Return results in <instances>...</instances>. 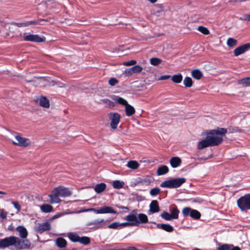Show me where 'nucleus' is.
Listing matches in <instances>:
<instances>
[{"mask_svg":"<svg viewBox=\"0 0 250 250\" xmlns=\"http://www.w3.org/2000/svg\"><path fill=\"white\" fill-rule=\"evenodd\" d=\"M227 132L226 128L219 127L205 132L206 137L198 143L197 148L198 149H202L206 147L219 145L222 142L223 137Z\"/></svg>","mask_w":250,"mask_h":250,"instance_id":"f257e3e1","label":"nucleus"},{"mask_svg":"<svg viewBox=\"0 0 250 250\" xmlns=\"http://www.w3.org/2000/svg\"><path fill=\"white\" fill-rule=\"evenodd\" d=\"M28 242L26 240H19L18 237L11 236L0 239V249L10 248L15 250L27 249Z\"/></svg>","mask_w":250,"mask_h":250,"instance_id":"f03ea898","label":"nucleus"},{"mask_svg":"<svg viewBox=\"0 0 250 250\" xmlns=\"http://www.w3.org/2000/svg\"><path fill=\"white\" fill-rule=\"evenodd\" d=\"M186 182L185 178H177L162 182L160 186L162 188H175L180 187Z\"/></svg>","mask_w":250,"mask_h":250,"instance_id":"7ed1b4c3","label":"nucleus"},{"mask_svg":"<svg viewBox=\"0 0 250 250\" xmlns=\"http://www.w3.org/2000/svg\"><path fill=\"white\" fill-rule=\"evenodd\" d=\"M241 211L250 209V194H247L239 198L237 201Z\"/></svg>","mask_w":250,"mask_h":250,"instance_id":"20e7f679","label":"nucleus"},{"mask_svg":"<svg viewBox=\"0 0 250 250\" xmlns=\"http://www.w3.org/2000/svg\"><path fill=\"white\" fill-rule=\"evenodd\" d=\"M87 211H93L96 214H105V213H112L116 214L117 212L114 210L112 208L108 206H104L99 209H95L94 208H90L83 210H81L77 212V213H80L82 212Z\"/></svg>","mask_w":250,"mask_h":250,"instance_id":"39448f33","label":"nucleus"},{"mask_svg":"<svg viewBox=\"0 0 250 250\" xmlns=\"http://www.w3.org/2000/svg\"><path fill=\"white\" fill-rule=\"evenodd\" d=\"M22 37L24 41L27 42H42L45 41V38L44 36H40L37 34H31L29 33H24Z\"/></svg>","mask_w":250,"mask_h":250,"instance_id":"423d86ee","label":"nucleus"},{"mask_svg":"<svg viewBox=\"0 0 250 250\" xmlns=\"http://www.w3.org/2000/svg\"><path fill=\"white\" fill-rule=\"evenodd\" d=\"M108 118L110 121V125L112 129H115L121 120V115L117 112H110L108 114Z\"/></svg>","mask_w":250,"mask_h":250,"instance_id":"0eeeda50","label":"nucleus"},{"mask_svg":"<svg viewBox=\"0 0 250 250\" xmlns=\"http://www.w3.org/2000/svg\"><path fill=\"white\" fill-rule=\"evenodd\" d=\"M12 143L14 145L21 147H26L31 144L29 139L23 137L20 134L14 137V140H12Z\"/></svg>","mask_w":250,"mask_h":250,"instance_id":"6e6552de","label":"nucleus"},{"mask_svg":"<svg viewBox=\"0 0 250 250\" xmlns=\"http://www.w3.org/2000/svg\"><path fill=\"white\" fill-rule=\"evenodd\" d=\"M16 230L19 233V235L21 238L18 237L19 240H26L28 242V246L27 247V249H29L31 246V243L29 240L27 239V236L28 235V232L27 229L23 226H18L16 228Z\"/></svg>","mask_w":250,"mask_h":250,"instance_id":"1a4fd4ad","label":"nucleus"},{"mask_svg":"<svg viewBox=\"0 0 250 250\" xmlns=\"http://www.w3.org/2000/svg\"><path fill=\"white\" fill-rule=\"evenodd\" d=\"M125 219L127 221V222H124L125 224V227L138 225V217L135 214L132 213L127 215Z\"/></svg>","mask_w":250,"mask_h":250,"instance_id":"9d476101","label":"nucleus"},{"mask_svg":"<svg viewBox=\"0 0 250 250\" xmlns=\"http://www.w3.org/2000/svg\"><path fill=\"white\" fill-rule=\"evenodd\" d=\"M250 49V43L244 44L236 47L233 51L234 55L236 57L241 55Z\"/></svg>","mask_w":250,"mask_h":250,"instance_id":"9b49d317","label":"nucleus"},{"mask_svg":"<svg viewBox=\"0 0 250 250\" xmlns=\"http://www.w3.org/2000/svg\"><path fill=\"white\" fill-rule=\"evenodd\" d=\"M50 228V224L48 222H46L38 224L35 228V229L36 232L42 233L45 231L49 230Z\"/></svg>","mask_w":250,"mask_h":250,"instance_id":"f8f14e48","label":"nucleus"},{"mask_svg":"<svg viewBox=\"0 0 250 250\" xmlns=\"http://www.w3.org/2000/svg\"><path fill=\"white\" fill-rule=\"evenodd\" d=\"M55 189L60 197H66L71 195V192L68 188L62 187H59L55 188Z\"/></svg>","mask_w":250,"mask_h":250,"instance_id":"ddd939ff","label":"nucleus"},{"mask_svg":"<svg viewBox=\"0 0 250 250\" xmlns=\"http://www.w3.org/2000/svg\"><path fill=\"white\" fill-rule=\"evenodd\" d=\"M59 195L57 192L56 190L54 188L52 193L49 195L50 198V203L51 204L59 203L61 202V200L59 198Z\"/></svg>","mask_w":250,"mask_h":250,"instance_id":"4468645a","label":"nucleus"},{"mask_svg":"<svg viewBox=\"0 0 250 250\" xmlns=\"http://www.w3.org/2000/svg\"><path fill=\"white\" fill-rule=\"evenodd\" d=\"M159 211L158 203L156 200H153L149 205V214Z\"/></svg>","mask_w":250,"mask_h":250,"instance_id":"2eb2a0df","label":"nucleus"},{"mask_svg":"<svg viewBox=\"0 0 250 250\" xmlns=\"http://www.w3.org/2000/svg\"><path fill=\"white\" fill-rule=\"evenodd\" d=\"M181 163L182 160L178 157H173L170 160V164L173 168H176L179 167Z\"/></svg>","mask_w":250,"mask_h":250,"instance_id":"dca6fc26","label":"nucleus"},{"mask_svg":"<svg viewBox=\"0 0 250 250\" xmlns=\"http://www.w3.org/2000/svg\"><path fill=\"white\" fill-rule=\"evenodd\" d=\"M125 227V224L124 223H119L114 222L108 226V228L110 229H119Z\"/></svg>","mask_w":250,"mask_h":250,"instance_id":"f3484780","label":"nucleus"},{"mask_svg":"<svg viewBox=\"0 0 250 250\" xmlns=\"http://www.w3.org/2000/svg\"><path fill=\"white\" fill-rule=\"evenodd\" d=\"M111 98L115 102L124 106H125L128 104L126 100L118 96L113 95L111 97Z\"/></svg>","mask_w":250,"mask_h":250,"instance_id":"a211bd4d","label":"nucleus"},{"mask_svg":"<svg viewBox=\"0 0 250 250\" xmlns=\"http://www.w3.org/2000/svg\"><path fill=\"white\" fill-rule=\"evenodd\" d=\"M39 104L43 107L48 108L50 104L48 100L45 97H41L38 99Z\"/></svg>","mask_w":250,"mask_h":250,"instance_id":"6ab92c4d","label":"nucleus"},{"mask_svg":"<svg viewBox=\"0 0 250 250\" xmlns=\"http://www.w3.org/2000/svg\"><path fill=\"white\" fill-rule=\"evenodd\" d=\"M125 106V114L127 116H131L135 112V109L133 106L127 104Z\"/></svg>","mask_w":250,"mask_h":250,"instance_id":"aec40b11","label":"nucleus"},{"mask_svg":"<svg viewBox=\"0 0 250 250\" xmlns=\"http://www.w3.org/2000/svg\"><path fill=\"white\" fill-rule=\"evenodd\" d=\"M156 225L158 228H161L163 230H165V231L169 232H172L173 230V227L169 224H157Z\"/></svg>","mask_w":250,"mask_h":250,"instance_id":"412c9836","label":"nucleus"},{"mask_svg":"<svg viewBox=\"0 0 250 250\" xmlns=\"http://www.w3.org/2000/svg\"><path fill=\"white\" fill-rule=\"evenodd\" d=\"M238 83L244 87L250 86V77L239 80Z\"/></svg>","mask_w":250,"mask_h":250,"instance_id":"4be33fe9","label":"nucleus"},{"mask_svg":"<svg viewBox=\"0 0 250 250\" xmlns=\"http://www.w3.org/2000/svg\"><path fill=\"white\" fill-rule=\"evenodd\" d=\"M126 166L130 169H136L139 167L140 164L136 161H129Z\"/></svg>","mask_w":250,"mask_h":250,"instance_id":"5701e85b","label":"nucleus"},{"mask_svg":"<svg viewBox=\"0 0 250 250\" xmlns=\"http://www.w3.org/2000/svg\"><path fill=\"white\" fill-rule=\"evenodd\" d=\"M171 79L173 83H179L182 81L183 76L181 73H178L171 76Z\"/></svg>","mask_w":250,"mask_h":250,"instance_id":"b1692460","label":"nucleus"},{"mask_svg":"<svg viewBox=\"0 0 250 250\" xmlns=\"http://www.w3.org/2000/svg\"><path fill=\"white\" fill-rule=\"evenodd\" d=\"M40 209L43 212L48 213L52 211L53 207L48 204H43L40 206Z\"/></svg>","mask_w":250,"mask_h":250,"instance_id":"393cba45","label":"nucleus"},{"mask_svg":"<svg viewBox=\"0 0 250 250\" xmlns=\"http://www.w3.org/2000/svg\"><path fill=\"white\" fill-rule=\"evenodd\" d=\"M168 172V168L166 166H162L160 167L157 171L158 175H162L166 174Z\"/></svg>","mask_w":250,"mask_h":250,"instance_id":"a878e982","label":"nucleus"},{"mask_svg":"<svg viewBox=\"0 0 250 250\" xmlns=\"http://www.w3.org/2000/svg\"><path fill=\"white\" fill-rule=\"evenodd\" d=\"M191 76L197 80H200L203 76L202 72L199 69H195L191 71Z\"/></svg>","mask_w":250,"mask_h":250,"instance_id":"bb28decb","label":"nucleus"},{"mask_svg":"<svg viewBox=\"0 0 250 250\" xmlns=\"http://www.w3.org/2000/svg\"><path fill=\"white\" fill-rule=\"evenodd\" d=\"M56 242L58 247L61 248L65 247L67 244L66 241L62 237L57 238Z\"/></svg>","mask_w":250,"mask_h":250,"instance_id":"cd10ccee","label":"nucleus"},{"mask_svg":"<svg viewBox=\"0 0 250 250\" xmlns=\"http://www.w3.org/2000/svg\"><path fill=\"white\" fill-rule=\"evenodd\" d=\"M67 236L72 242H78L79 241V236L75 233L69 232L67 234Z\"/></svg>","mask_w":250,"mask_h":250,"instance_id":"c85d7f7f","label":"nucleus"},{"mask_svg":"<svg viewBox=\"0 0 250 250\" xmlns=\"http://www.w3.org/2000/svg\"><path fill=\"white\" fill-rule=\"evenodd\" d=\"M106 188V185L104 183H100L96 185L94 188L95 191L98 193H100L105 189Z\"/></svg>","mask_w":250,"mask_h":250,"instance_id":"c756f323","label":"nucleus"},{"mask_svg":"<svg viewBox=\"0 0 250 250\" xmlns=\"http://www.w3.org/2000/svg\"><path fill=\"white\" fill-rule=\"evenodd\" d=\"M138 225L140 223H146L147 222L148 219L147 216L143 213H140L138 214Z\"/></svg>","mask_w":250,"mask_h":250,"instance_id":"7c9ffc66","label":"nucleus"},{"mask_svg":"<svg viewBox=\"0 0 250 250\" xmlns=\"http://www.w3.org/2000/svg\"><path fill=\"white\" fill-rule=\"evenodd\" d=\"M124 184L125 183L123 181L116 180L113 181L112 186L114 188L120 189L123 187Z\"/></svg>","mask_w":250,"mask_h":250,"instance_id":"2f4dec72","label":"nucleus"},{"mask_svg":"<svg viewBox=\"0 0 250 250\" xmlns=\"http://www.w3.org/2000/svg\"><path fill=\"white\" fill-rule=\"evenodd\" d=\"M183 83L186 87H190L192 85L193 82L190 77H186L184 79Z\"/></svg>","mask_w":250,"mask_h":250,"instance_id":"473e14b6","label":"nucleus"},{"mask_svg":"<svg viewBox=\"0 0 250 250\" xmlns=\"http://www.w3.org/2000/svg\"><path fill=\"white\" fill-rule=\"evenodd\" d=\"M237 41L232 38H229L227 41V44L229 47H233L237 45Z\"/></svg>","mask_w":250,"mask_h":250,"instance_id":"72a5a7b5","label":"nucleus"},{"mask_svg":"<svg viewBox=\"0 0 250 250\" xmlns=\"http://www.w3.org/2000/svg\"><path fill=\"white\" fill-rule=\"evenodd\" d=\"M190 216L194 219H198L200 218L201 214L198 210L192 209Z\"/></svg>","mask_w":250,"mask_h":250,"instance_id":"f704fd0d","label":"nucleus"},{"mask_svg":"<svg viewBox=\"0 0 250 250\" xmlns=\"http://www.w3.org/2000/svg\"><path fill=\"white\" fill-rule=\"evenodd\" d=\"M78 242H80V243L83 245H87L90 243V239L89 237L86 236H79V241Z\"/></svg>","mask_w":250,"mask_h":250,"instance_id":"c9c22d12","label":"nucleus"},{"mask_svg":"<svg viewBox=\"0 0 250 250\" xmlns=\"http://www.w3.org/2000/svg\"><path fill=\"white\" fill-rule=\"evenodd\" d=\"M161 62L162 60L158 58H152L150 59V64L154 66L158 65Z\"/></svg>","mask_w":250,"mask_h":250,"instance_id":"e433bc0d","label":"nucleus"},{"mask_svg":"<svg viewBox=\"0 0 250 250\" xmlns=\"http://www.w3.org/2000/svg\"><path fill=\"white\" fill-rule=\"evenodd\" d=\"M179 213V210L176 208H173L171 210V215L172 219H177Z\"/></svg>","mask_w":250,"mask_h":250,"instance_id":"4c0bfd02","label":"nucleus"},{"mask_svg":"<svg viewBox=\"0 0 250 250\" xmlns=\"http://www.w3.org/2000/svg\"><path fill=\"white\" fill-rule=\"evenodd\" d=\"M198 30L201 32L202 34L204 35H208L209 34V31L208 29L203 26H200L198 27Z\"/></svg>","mask_w":250,"mask_h":250,"instance_id":"58836bf2","label":"nucleus"},{"mask_svg":"<svg viewBox=\"0 0 250 250\" xmlns=\"http://www.w3.org/2000/svg\"><path fill=\"white\" fill-rule=\"evenodd\" d=\"M161 217L167 221H169L172 219L171 215L170 213L167 212H164L161 214Z\"/></svg>","mask_w":250,"mask_h":250,"instance_id":"ea45409f","label":"nucleus"},{"mask_svg":"<svg viewBox=\"0 0 250 250\" xmlns=\"http://www.w3.org/2000/svg\"><path fill=\"white\" fill-rule=\"evenodd\" d=\"M133 73H139L143 70V67L139 65H135L132 67Z\"/></svg>","mask_w":250,"mask_h":250,"instance_id":"a19ab883","label":"nucleus"},{"mask_svg":"<svg viewBox=\"0 0 250 250\" xmlns=\"http://www.w3.org/2000/svg\"><path fill=\"white\" fill-rule=\"evenodd\" d=\"M101 101L109 107H113L114 106V103L108 99H103Z\"/></svg>","mask_w":250,"mask_h":250,"instance_id":"79ce46f5","label":"nucleus"},{"mask_svg":"<svg viewBox=\"0 0 250 250\" xmlns=\"http://www.w3.org/2000/svg\"><path fill=\"white\" fill-rule=\"evenodd\" d=\"M119 83V81L115 78H111L108 80V84L111 86H113L118 84Z\"/></svg>","mask_w":250,"mask_h":250,"instance_id":"37998d69","label":"nucleus"},{"mask_svg":"<svg viewBox=\"0 0 250 250\" xmlns=\"http://www.w3.org/2000/svg\"><path fill=\"white\" fill-rule=\"evenodd\" d=\"M160 192V189L157 188H153L150 191V194L152 196H155Z\"/></svg>","mask_w":250,"mask_h":250,"instance_id":"c03bdc74","label":"nucleus"},{"mask_svg":"<svg viewBox=\"0 0 250 250\" xmlns=\"http://www.w3.org/2000/svg\"><path fill=\"white\" fill-rule=\"evenodd\" d=\"M192 209L188 207L185 208L182 210V213L183 214L184 216H188V215H190L191 211Z\"/></svg>","mask_w":250,"mask_h":250,"instance_id":"a18cd8bd","label":"nucleus"},{"mask_svg":"<svg viewBox=\"0 0 250 250\" xmlns=\"http://www.w3.org/2000/svg\"><path fill=\"white\" fill-rule=\"evenodd\" d=\"M124 75L125 76H130L133 74V70L132 67L130 68H127L123 72Z\"/></svg>","mask_w":250,"mask_h":250,"instance_id":"49530a36","label":"nucleus"},{"mask_svg":"<svg viewBox=\"0 0 250 250\" xmlns=\"http://www.w3.org/2000/svg\"><path fill=\"white\" fill-rule=\"evenodd\" d=\"M232 245L228 244H224L218 247V250H229L230 247H232Z\"/></svg>","mask_w":250,"mask_h":250,"instance_id":"de8ad7c7","label":"nucleus"},{"mask_svg":"<svg viewBox=\"0 0 250 250\" xmlns=\"http://www.w3.org/2000/svg\"><path fill=\"white\" fill-rule=\"evenodd\" d=\"M11 203L14 206V208L17 209V213L19 212L21 209V206L19 203L17 201H12Z\"/></svg>","mask_w":250,"mask_h":250,"instance_id":"09e8293b","label":"nucleus"},{"mask_svg":"<svg viewBox=\"0 0 250 250\" xmlns=\"http://www.w3.org/2000/svg\"><path fill=\"white\" fill-rule=\"evenodd\" d=\"M13 25H16L18 27H26L28 26V23L27 21L24 22H13L12 23Z\"/></svg>","mask_w":250,"mask_h":250,"instance_id":"8fccbe9b","label":"nucleus"},{"mask_svg":"<svg viewBox=\"0 0 250 250\" xmlns=\"http://www.w3.org/2000/svg\"><path fill=\"white\" fill-rule=\"evenodd\" d=\"M137 63L136 61L135 60H131L128 62H123V65L125 66H131L135 65Z\"/></svg>","mask_w":250,"mask_h":250,"instance_id":"3c124183","label":"nucleus"},{"mask_svg":"<svg viewBox=\"0 0 250 250\" xmlns=\"http://www.w3.org/2000/svg\"><path fill=\"white\" fill-rule=\"evenodd\" d=\"M42 20H37V21H27L28 26L30 25H36V24H41V22L42 21Z\"/></svg>","mask_w":250,"mask_h":250,"instance_id":"603ef678","label":"nucleus"},{"mask_svg":"<svg viewBox=\"0 0 250 250\" xmlns=\"http://www.w3.org/2000/svg\"><path fill=\"white\" fill-rule=\"evenodd\" d=\"M240 20L243 21H250V14H246L240 18Z\"/></svg>","mask_w":250,"mask_h":250,"instance_id":"864d4df0","label":"nucleus"},{"mask_svg":"<svg viewBox=\"0 0 250 250\" xmlns=\"http://www.w3.org/2000/svg\"><path fill=\"white\" fill-rule=\"evenodd\" d=\"M73 212H61L58 213L53 216L54 219L58 218L65 214L72 213Z\"/></svg>","mask_w":250,"mask_h":250,"instance_id":"5fc2aeb1","label":"nucleus"},{"mask_svg":"<svg viewBox=\"0 0 250 250\" xmlns=\"http://www.w3.org/2000/svg\"><path fill=\"white\" fill-rule=\"evenodd\" d=\"M171 78V76L169 75H165L160 76L158 78V80L159 81H163V80H167Z\"/></svg>","mask_w":250,"mask_h":250,"instance_id":"6e6d98bb","label":"nucleus"},{"mask_svg":"<svg viewBox=\"0 0 250 250\" xmlns=\"http://www.w3.org/2000/svg\"><path fill=\"white\" fill-rule=\"evenodd\" d=\"M7 213L3 209L0 210V217L2 219H5L6 217Z\"/></svg>","mask_w":250,"mask_h":250,"instance_id":"4d7b16f0","label":"nucleus"},{"mask_svg":"<svg viewBox=\"0 0 250 250\" xmlns=\"http://www.w3.org/2000/svg\"><path fill=\"white\" fill-rule=\"evenodd\" d=\"M104 222V219H101L100 220H95L91 224L94 225H98L99 224H100Z\"/></svg>","mask_w":250,"mask_h":250,"instance_id":"13d9d810","label":"nucleus"},{"mask_svg":"<svg viewBox=\"0 0 250 250\" xmlns=\"http://www.w3.org/2000/svg\"><path fill=\"white\" fill-rule=\"evenodd\" d=\"M229 250H241L238 247H230Z\"/></svg>","mask_w":250,"mask_h":250,"instance_id":"bf43d9fd","label":"nucleus"},{"mask_svg":"<svg viewBox=\"0 0 250 250\" xmlns=\"http://www.w3.org/2000/svg\"><path fill=\"white\" fill-rule=\"evenodd\" d=\"M148 0L150 2L153 3L156 2L157 0Z\"/></svg>","mask_w":250,"mask_h":250,"instance_id":"052dcab7","label":"nucleus"},{"mask_svg":"<svg viewBox=\"0 0 250 250\" xmlns=\"http://www.w3.org/2000/svg\"><path fill=\"white\" fill-rule=\"evenodd\" d=\"M130 250H136V249L135 247H131Z\"/></svg>","mask_w":250,"mask_h":250,"instance_id":"680f3d73","label":"nucleus"},{"mask_svg":"<svg viewBox=\"0 0 250 250\" xmlns=\"http://www.w3.org/2000/svg\"><path fill=\"white\" fill-rule=\"evenodd\" d=\"M0 194H3V195H5V193L3 192V191H0Z\"/></svg>","mask_w":250,"mask_h":250,"instance_id":"e2e57ef3","label":"nucleus"},{"mask_svg":"<svg viewBox=\"0 0 250 250\" xmlns=\"http://www.w3.org/2000/svg\"><path fill=\"white\" fill-rule=\"evenodd\" d=\"M8 229L9 230H12V226H9L8 227Z\"/></svg>","mask_w":250,"mask_h":250,"instance_id":"0e129e2a","label":"nucleus"},{"mask_svg":"<svg viewBox=\"0 0 250 250\" xmlns=\"http://www.w3.org/2000/svg\"><path fill=\"white\" fill-rule=\"evenodd\" d=\"M192 250H200L196 248L193 249Z\"/></svg>","mask_w":250,"mask_h":250,"instance_id":"69168bd1","label":"nucleus"}]
</instances>
